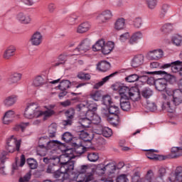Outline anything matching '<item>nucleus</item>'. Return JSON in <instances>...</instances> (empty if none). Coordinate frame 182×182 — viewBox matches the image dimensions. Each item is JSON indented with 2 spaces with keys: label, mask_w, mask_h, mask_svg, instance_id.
I'll return each mask as SVG.
<instances>
[{
  "label": "nucleus",
  "mask_w": 182,
  "mask_h": 182,
  "mask_svg": "<svg viewBox=\"0 0 182 182\" xmlns=\"http://www.w3.org/2000/svg\"><path fill=\"white\" fill-rule=\"evenodd\" d=\"M72 151L71 149H68L65 151V154L61 156L60 159H55L57 163H60L61 164L60 171L64 174H68V177H70V174H73V171L75 170V161H72L73 159H75V155Z\"/></svg>",
  "instance_id": "nucleus-1"
},
{
  "label": "nucleus",
  "mask_w": 182,
  "mask_h": 182,
  "mask_svg": "<svg viewBox=\"0 0 182 182\" xmlns=\"http://www.w3.org/2000/svg\"><path fill=\"white\" fill-rule=\"evenodd\" d=\"M145 74L159 75L160 76H164L163 78L156 79L155 82V87L159 92H164V90L167 87V82H168V83H173L176 80L173 75H171L170 73L163 70L146 72Z\"/></svg>",
  "instance_id": "nucleus-2"
},
{
  "label": "nucleus",
  "mask_w": 182,
  "mask_h": 182,
  "mask_svg": "<svg viewBox=\"0 0 182 182\" xmlns=\"http://www.w3.org/2000/svg\"><path fill=\"white\" fill-rule=\"evenodd\" d=\"M114 90H117L121 96L120 99H131L134 102H137L140 99V91L137 88H130L124 86L123 84L116 82Z\"/></svg>",
  "instance_id": "nucleus-3"
},
{
  "label": "nucleus",
  "mask_w": 182,
  "mask_h": 182,
  "mask_svg": "<svg viewBox=\"0 0 182 182\" xmlns=\"http://www.w3.org/2000/svg\"><path fill=\"white\" fill-rule=\"evenodd\" d=\"M39 114L41 113L38 104L31 102L27 105L24 111V117L26 119H38Z\"/></svg>",
  "instance_id": "nucleus-4"
},
{
  "label": "nucleus",
  "mask_w": 182,
  "mask_h": 182,
  "mask_svg": "<svg viewBox=\"0 0 182 182\" xmlns=\"http://www.w3.org/2000/svg\"><path fill=\"white\" fill-rule=\"evenodd\" d=\"M78 112H82L86 117H89L91 114H94L95 112L97 110V105L96 103H91L87 107L83 104L77 105Z\"/></svg>",
  "instance_id": "nucleus-5"
},
{
  "label": "nucleus",
  "mask_w": 182,
  "mask_h": 182,
  "mask_svg": "<svg viewBox=\"0 0 182 182\" xmlns=\"http://www.w3.org/2000/svg\"><path fill=\"white\" fill-rule=\"evenodd\" d=\"M16 150L19 151V149H21V141H18L15 136L12 135L10 138L6 140V149L9 153H14Z\"/></svg>",
  "instance_id": "nucleus-6"
},
{
  "label": "nucleus",
  "mask_w": 182,
  "mask_h": 182,
  "mask_svg": "<svg viewBox=\"0 0 182 182\" xmlns=\"http://www.w3.org/2000/svg\"><path fill=\"white\" fill-rule=\"evenodd\" d=\"M102 103L105 106H109L108 109L109 114L107 115L108 117V122H112L113 117H110V114H114V106H112V97L109 95H105L102 97Z\"/></svg>",
  "instance_id": "nucleus-7"
},
{
  "label": "nucleus",
  "mask_w": 182,
  "mask_h": 182,
  "mask_svg": "<svg viewBox=\"0 0 182 182\" xmlns=\"http://www.w3.org/2000/svg\"><path fill=\"white\" fill-rule=\"evenodd\" d=\"M49 138L48 136H43L40 138L39 143H46L47 150H52V149H56L58 146H60L62 143L58 140L48 141Z\"/></svg>",
  "instance_id": "nucleus-8"
},
{
  "label": "nucleus",
  "mask_w": 182,
  "mask_h": 182,
  "mask_svg": "<svg viewBox=\"0 0 182 182\" xmlns=\"http://www.w3.org/2000/svg\"><path fill=\"white\" fill-rule=\"evenodd\" d=\"M181 66H182V61L176 60V61H173L171 63H165L162 65L160 69H168V68H171L173 73H177V72H178Z\"/></svg>",
  "instance_id": "nucleus-9"
},
{
  "label": "nucleus",
  "mask_w": 182,
  "mask_h": 182,
  "mask_svg": "<svg viewBox=\"0 0 182 182\" xmlns=\"http://www.w3.org/2000/svg\"><path fill=\"white\" fill-rule=\"evenodd\" d=\"M113 17V14L110 10H105L101 12L97 16L96 19L100 23H106L107 21H110V18Z\"/></svg>",
  "instance_id": "nucleus-10"
},
{
  "label": "nucleus",
  "mask_w": 182,
  "mask_h": 182,
  "mask_svg": "<svg viewBox=\"0 0 182 182\" xmlns=\"http://www.w3.org/2000/svg\"><path fill=\"white\" fill-rule=\"evenodd\" d=\"M91 48L92 41L89 38H85L81 41L75 50H78V52H81V53H83L85 52H87V50H90Z\"/></svg>",
  "instance_id": "nucleus-11"
},
{
  "label": "nucleus",
  "mask_w": 182,
  "mask_h": 182,
  "mask_svg": "<svg viewBox=\"0 0 182 182\" xmlns=\"http://www.w3.org/2000/svg\"><path fill=\"white\" fill-rule=\"evenodd\" d=\"M43 41V37L42 36V33H41V32L36 31L31 36L29 42H31L33 46H39L42 44Z\"/></svg>",
  "instance_id": "nucleus-12"
},
{
  "label": "nucleus",
  "mask_w": 182,
  "mask_h": 182,
  "mask_svg": "<svg viewBox=\"0 0 182 182\" xmlns=\"http://www.w3.org/2000/svg\"><path fill=\"white\" fill-rule=\"evenodd\" d=\"M16 19L20 23H23V25H29V23H32V17H31L29 14H26L22 12L17 14Z\"/></svg>",
  "instance_id": "nucleus-13"
},
{
  "label": "nucleus",
  "mask_w": 182,
  "mask_h": 182,
  "mask_svg": "<svg viewBox=\"0 0 182 182\" xmlns=\"http://www.w3.org/2000/svg\"><path fill=\"white\" fill-rule=\"evenodd\" d=\"M15 53H16V47L14 45L8 46L3 53V58L6 60H9L11 58L15 56Z\"/></svg>",
  "instance_id": "nucleus-14"
},
{
  "label": "nucleus",
  "mask_w": 182,
  "mask_h": 182,
  "mask_svg": "<svg viewBox=\"0 0 182 182\" xmlns=\"http://www.w3.org/2000/svg\"><path fill=\"white\" fill-rule=\"evenodd\" d=\"M161 58H163V50L161 49L149 51L147 54L149 60H159Z\"/></svg>",
  "instance_id": "nucleus-15"
},
{
  "label": "nucleus",
  "mask_w": 182,
  "mask_h": 182,
  "mask_svg": "<svg viewBox=\"0 0 182 182\" xmlns=\"http://www.w3.org/2000/svg\"><path fill=\"white\" fill-rule=\"evenodd\" d=\"M80 139L82 140V143H87L86 146H88V147H90L92 145V139H93V136H90V134L87 133V132L85 130L80 131Z\"/></svg>",
  "instance_id": "nucleus-16"
},
{
  "label": "nucleus",
  "mask_w": 182,
  "mask_h": 182,
  "mask_svg": "<svg viewBox=\"0 0 182 182\" xmlns=\"http://www.w3.org/2000/svg\"><path fill=\"white\" fill-rule=\"evenodd\" d=\"M14 117L15 112L14 110H9L6 112L2 118L4 124H11Z\"/></svg>",
  "instance_id": "nucleus-17"
},
{
  "label": "nucleus",
  "mask_w": 182,
  "mask_h": 182,
  "mask_svg": "<svg viewBox=\"0 0 182 182\" xmlns=\"http://www.w3.org/2000/svg\"><path fill=\"white\" fill-rule=\"evenodd\" d=\"M174 178H168L169 181L171 182H182V166H178L176 168L174 173Z\"/></svg>",
  "instance_id": "nucleus-18"
},
{
  "label": "nucleus",
  "mask_w": 182,
  "mask_h": 182,
  "mask_svg": "<svg viewBox=\"0 0 182 182\" xmlns=\"http://www.w3.org/2000/svg\"><path fill=\"white\" fill-rule=\"evenodd\" d=\"M97 130H98L99 134H102L104 137H110L112 132V129L107 127H104L102 124L98 125Z\"/></svg>",
  "instance_id": "nucleus-19"
},
{
  "label": "nucleus",
  "mask_w": 182,
  "mask_h": 182,
  "mask_svg": "<svg viewBox=\"0 0 182 182\" xmlns=\"http://www.w3.org/2000/svg\"><path fill=\"white\" fill-rule=\"evenodd\" d=\"M21 79H22V74L19 73H14L8 78L7 82L9 85H16Z\"/></svg>",
  "instance_id": "nucleus-20"
},
{
  "label": "nucleus",
  "mask_w": 182,
  "mask_h": 182,
  "mask_svg": "<svg viewBox=\"0 0 182 182\" xmlns=\"http://www.w3.org/2000/svg\"><path fill=\"white\" fill-rule=\"evenodd\" d=\"M16 100H18L16 95H10L4 99L3 103L6 107H11L16 103Z\"/></svg>",
  "instance_id": "nucleus-21"
},
{
  "label": "nucleus",
  "mask_w": 182,
  "mask_h": 182,
  "mask_svg": "<svg viewBox=\"0 0 182 182\" xmlns=\"http://www.w3.org/2000/svg\"><path fill=\"white\" fill-rule=\"evenodd\" d=\"M143 60H144V57L142 55H136L132 60L131 66L132 68H139V66L143 65Z\"/></svg>",
  "instance_id": "nucleus-22"
},
{
  "label": "nucleus",
  "mask_w": 182,
  "mask_h": 182,
  "mask_svg": "<svg viewBox=\"0 0 182 182\" xmlns=\"http://www.w3.org/2000/svg\"><path fill=\"white\" fill-rule=\"evenodd\" d=\"M53 176L54 178H58V180H60V181H65V180H69V174L65 173L64 172L60 171V168H59V170L55 171Z\"/></svg>",
  "instance_id": "nucleus-23"
},
{
  "label": "nucleus",
  "mask_w": 182,
  "mask_h": 182,
  "mask_svg": "<svg viewBox=\"0 0 182 182\" xmlns=\"http://www.w3.org/2000/svg\"><path fill=\"white\" fill-rule=\"evenodd\" d=\"M130 98H120L119 105L120 107L124 112H129V109H131L132 105H130Z\"/></svg>",
  "instance_id": "nucleus-24"
},
{
  "label": "nucleus",
  "mask_w": 182,
  "mask_h": 182,
  "mask_svg": "<svg viewBox=\"0 0 182 182\" xmlns=\"http://www.w3.org/2000/svg\"><path fill=\"white\" fill-rule=\"evenodd\" d=\"M110 69V63L107 61H100L97 64V70H98L99 72H102L105 73V72H107Z\"/></svg>",
  "instance_id": "nucleus-25"
},
{
  "label": "nucleus",
  "mask_w": 182,
  "mask_h": 182,
  "mask_svg": "<svg viewBox=\"0 0 182 182\" xmlns=\"http://www.w3.org/2000/svg\"><path fill=\"white\" fill-rule=\"evenodd\" d=\"M142 38L143 33H141L140 31L134 33L129 40V43L130 45H134V43H137V42Z\"/></svg>",
  "instance_id": "nucleus-26"
},
{
  "label": "nucleus",
  "mask_w": 182,
  "mask_h": 182,
  "mask_svg": "<svg viewBox=\"0 0 182 182\" xmlns=\"http://www.w3.org/2000/svg\"><path fill=\"white\" fill-rule=\"evenodd\" d=\"M91 180H93V175L92 173H90L87 176L79 173L75 178V181L77 182H89L91 181Z\"/></svg>",
  "instance_id": "nucleus-27"
},
{
  "label": "nucleus",
  "mask_w": 182,
  "mask_h": 182,
  "mask_svg": "<svg viewBox=\"0 0 182 182\" xmlns=\"http://www.w3.org/2000/svg\"><path fill=\"white\" fill-rule=\"evenodd\" d=\"M113 48H114V43L113 41H108L104 45V47L101 50L103 55H109V53L113 50Z\"/></svg>",
  "instance_id": "nucleus-28"
},
{
  "label": "nucleus",
  "mask_w": 182,
  "mask_h": 182,
  "mask_svg": "<svg viewBox=\"0 0 182 182\" xmlns=\"http://www.w3.org/2000/svg\"><path fill=\"white\" fill-rule=\"evenodd\" d=\"M124 25H126V20L124 18H118L114 23V29L116 31H122L124 29Z\"/></svg>",
  "instance_id": "nucleus-29"
},
{
  "label": "nucleus",
  "mask_w": 182,
  "mask_h": 182,
  "mask_svg": "<svg viewBox=\"0 0 182 182\" xmlns=\"http://www.w3.org/2000/svg\"><path fill=\"white\" fill-rule=\"evenodd\" d=\"M54 161L55 163H52L50 165L48 166L46 168V173L48 174H53L55 171H58L59 170V163H58V161L54 159Z\"/></svg>",
  "instance_id": "nucleus-30"
},
{
  "label": "nucleus",
  "mask_w": 182,
  "mask_h": 182,
  "mask_svg": "<svg viewBox=\"0 0 182 182\" xmlns=\"http://www.w3.org/2000/svg\"><path fill=\"white\" fill-rule=\"evenodd\" d=\"M33 85L36 87H41L43 86V85H46V80H45L43 76L38 75L35 77V79L33 82Z\"/></svg>",
  "instance_id": "nucleus-31"
},
{
  "label": "nucleus",
  "mask_w": 182,
  "mask_h": 182,
  "mask_svg": "<svg viewBox=\"0 0 182 182\" xmlns=\"http://www.w3.org/2000/svg\"><path fill=\"white\" fill-rule=\"evenodd\" d=\"M39 117L41 116H43V120H48L49 117H52L53 114H55V111L53 109H51L50 108H46V111H41L39 112Z\"/></svg>",
  "instance_id": "nucleus-32"
},
{
  "label": "nucleus",
  "mask_w": 182,
  "mask_h": 182,
  "mask_svg": "<svg viewBox=\"0 0 182 182\" xmlns=\"http://www.w3.org/2000/svg\"><path fill=\"white\" fill-rule=\"evenodd\" d=\"M90 29V23L88 22H84L78 26L77 28V33H85Z\"/></svg>",
  "instance_id": "nucleus-33"
},
{
  "label": "nucleus",
  "mask_w": 182,
  "mask_h": 182,
  "mask_svg": "<svg viewBox=\"0 0 182 182\" xmlns=\"http://www.w3.org/2000/svg\"><path fill=\"white\" fill-rule=\"evenodd\" d=\"M114 77V73H112L109 75H107L105 77L102 78L101 81L94 85V89H99L100 87H102V86H103L106 83V82H108L109 80H110V79H112V77Z\"/></svg>",
  "instance_id": "nucleus-34"
},
{
  "label": "nucleus",
  "mask_w": 182,
  "mask_h": 182,
  "mask_svg": "<svg viewBox=\"0 0 182 182\" xmlns=\"http://www.w3.org/2000/svg\"><path fill=\"white\" fill-rule=\"evenodd\" d=\"M73 146H74L75 153H76V154H80V155L83 154V153L86 151V147L85 146V144L82 142L81 145L74 143Z\"/></svg>",
  "instance_id": "nucleus-35"
},
{
  "label": "nucleus",
  "mask_w": 182,
  "mask_h": 182,
  "mask_svg": "<svg viewBox=\"0 0 182 182\" xmlns=\"http://www.w3.org/2000/svg\"><path fill=\"white\" fill-rule=\"evenodd\" d=\"M58 130V125L56 124L53 123L48 127V137L50 139H53V137L56 136V132Z\"/></svg>",
  "instance_id": "nucleus-36"
},
{
  "label": "nucleus",
  "mask_w": 182,
  "mask_h": 182,
  "mask_svg": "<svg viewBox=\"0 0 182 182\" xmlns=\"http://www.w3.org/2000/svg\"><path fill=\"white\" fill-rule=\"evenodd\" d=\"M143 76H139L137 74H132L125 77L126 82L129 83H134V82H137L139 79H142Z\"/></svg>",
  "instance_id": "nucleus-37"
},
{
  "label": "nucleus",
  "mask_w": 182,
  "mask_h": 182,
  "mask_svg": "<svg viewBox=\"0 0 182 182\" xmlns=\"http://www.w3.org/2000/svg\"><path fill=\"white\" fill-rule=\"evenodd\" d=\"M141 95L144 99H150L153 96V90L145 87L141 90Z\"/></svg>",
  "instance_id": "nucleus-38"
},
{
  "label": "nucleus",
  "mask_w": 182,
  "mask_h": 182,
  "mask_svg": "<svg viewBox=\"0 0 182 182\" xmlns=\"http://www.w3.org/2000/svg\"><path fill=\"white\" fill-rule=\"evenodd\" d=\"M105 45V40L100 39L97 41L95 45L92 46V49L95 51L102 50Z\"/></svg>",
  "instance_id": "nucleus-39"
},
{
  "label": "nucleus",
  "mask_w": 182,
  "mask_h": 182,
  "mask_svg": "<svg viewBox=\"0 0 182 182\" xmlns=\"http://www.w3.org/2000/svg\"><path fill=\"white\" fill-rule=\"evenodd\" d=\"M70 81H69L68 80H64L60 82L58 85V89H60V90H68V89L70 87Z\"/></svg>",
  "instance_id": "nucleus-40"
},
{
  "label": "nucleus",
  "mask_w": 182,
  "mask_h": 182,
  "mask_svg": "<svg viewBox=\"0 0 182 182\" xmlns=\"http://www.w3.org/2000/svg\"><path fill=\"white\" fill-rule=\"evenodd\" d=\"M90 97L95 102H99L100 97H102V92L99 90L92 91L90 94Z\"/></svg>",
  "instance_id": "nucleus-41"
},
{
  "label": "nucleus",
  "mask_w": 182,
  "mask_h": 182,
  "mask_svg": "<svg viewBox=\"0 0 182 182\" xmlns=\"http://www.w3.org/2000/svg\"><path fill=\"white\" fill-rule=\"evenodd\" d=\"M79 123L84 129H88V127H90V123H92V121L90 117L82 118L80 119Z\"/></svg>",
  "instance_id": "nucleus-42"
},
{
  "label": "nucleus",
  "mask_w": 182,
  "mask_h": 182,
  "mask_svg": "<svg viewBox=\"0 0 182 182\" xmlns=\"http://www.w3.org/2000/svg\"><path fill=\"white\" fill-rule=\"evenodd\" d=\"M46 153H48V148L44 144L39 145L37 147V154L38 156H46Z\"/></svg>",
  "instance_id": "nucleus-43"
},
{
  "label": "nucleus",
  "mask_w": 182,
  "mask_h": 182,
  "mask_svg": "<svg viewBox=\"0 0 182 182\" xmlns=\"http://www.w3.org/2000/svg\"><path fill=\"white\" fill-rule=\"evenodd\" d=\"M114 119L117 123H114V127H117L120 126V117H119V114L120 113V109L117 106H114Z\"/></svg>",
  "instance_id": "nucleus-44"
},
{
  "label": "nucleus",
  "mask_w": 182,
  "mask_h": 182,
  "mask_svg": "<svg viewBox=\"0 0 182 182\" xmlns=\"http://www.w3.org/2000/svg\"><path fill=\"white\" fill-rule=\"evenodd\" d=\"M87 117H89L94 124H100L102 122L100 117L96 114H92Z\"/></svg>",
  "instance_id": "nucleus-45"
},
{
  "label": "nucleus",
  "mask_w": 182,
  "mask_h": 182,
  "mask_svg": "<svg viewBox=\"0 0 182 182\" xmlns=\"http://www.w3.org/2000/svg\"><path fill=\"white\" fill-rule=\"evenodd\" d=\"M169 8L170 6L168 4H164L162 6L161 13L159 14V18H161V19H164V18H166V14L168 12Z\"/></svg>",
  "instance_id": "nucleus-46"
},
{
  "label": "nucleus",
  "mask_w": 182,
  "mask_h": 182,
  "mask_svg": "<svg viewBox=\"0 0 182 182\" xmlns=\"http://www.w3.org/2000/svg\"><path fill=\"white\" fill-rule=\"evenodd\" d=\"M104 168L107 171V174L110 176V174H113L114 173V163L107 164Z\"/></svg>",
  "instance_id": "nucleus-47"
},
{
  "label": "nucleus",
  "mask_w": 182,
  "mask_h": 182,
  "mask_svg": "<svg viewBox=\"0 0 182 182\" xmlns=\"http://www.w3.org/2000/svg\"><path fill=\"white\" fill-rule=\"evenodd\" d=\"M87 159L89 161L95 163L99 160V154L96 152H91L87 154Z\"/></svg>",
  "instance_id": "nucleus-48"
},
{
  "label": "nucleus",
  "mask_w": 182,
  "mask_h": 182,
  "mask_svg": "<svg viewBox=\"0 0 182 182\" xmlns=\"http://www.w3.org/2000/svg\"><path fill=\"white\" fill-rule=\"evenodd\" d=\"M67 60V56L65 54H61L58 56V62L53 64V66L56 68V66H60V65H63L65 62Z\"/></svg>",
  "instance_id": "nucleus-49"
},
{
  "label": "nucleus",
  "mask_w": 182,
  "mask_h": 182,
  "mask_svg": "<svg viewBox=\"0 0 182 182\" xmlns=\"http://www.w3.org/2000/svg\"><path fill=\"white\" fill-rule=\"evenodd\" d=\"M161 32L163 33H170L171 31H173V24L171 23H166L164 24L161 28Z\"/></svg>",
  "instance_id": "nucleus-50"
},
{
  "label": "nucleus",
  "mask_w": 182,
  "mask_h": 182,
  "mask_svg": "<svg viewBox=\"0 0 182 182\" xmlns=\"http://www.w3.org/2000/svg\"><path fill=\"white\" fill-rule=\"evenodd\" d=\"M27 164H28V167L31 170H35V168H38V162L36 161V160L32 158L27 159Z\"/></svg>",
  "instance_id": "nucleus-51"
},
{
  "label": "nucleus",
  "mask_w": 182,
  "mask_h": 182,
  "mask_svg": "<svg viewBox=\"0 0 182 182\" xmlns=\"http://www.w3.org/2000/svg\"><path fill=\"white\" fill-rule=\"evenodd\" d=\"M73 139V136L70 132H65L62 135L61 139L65 143H69V141H72Z\"/></svg>",
  "instance_id": "nucleus-52"
},
{
  "label": "nucleus",
  "mask_w": 182,
  "mask_h": 182,
  "mask_svg": "<svg viewBox=\"0 0 182 182\" xmlns=\"http://www.w3.org/2000/svg\"><path fill=\"white\" fill-rule=\"evenodd\" d=\"M146 75V72H144L142 77H144V79H146L147 85H150V86L154 85V86H156V80L154 79V77H149Z\"/></svg>",
  "instance_id": "nucleus-53"
},
{
  "label": "nucleus",
  "mask_w": 182,
  "mask_h": 182,
  "mask_svg": "<svg viewBox=\"0 0 182 182\" xmlns=\"http://www.w3.org/2000/svg\"><path fill=\"white\" fill-rule=\"evenodd\" d=\"M146 4L149 9H154L157 6V0H146Z\"/></svg>",
  "instance_id": "nucleus-54"
},
{
  "label": "nucleus",
  "mask_w": 182,
  "mask_h": 182,
  "mask_svg": "<svg viewBox=\"0 0 182 182\" xmlns=\"http://www.w3.org/2000/svg\"><path fill=\"white\" fill-rule=\"evenodd\" d=\"M75 109L70 108L65 112V116L67 119L73 120V119H75Z\"/></svg>",
  "instance_id": "nucleus-55"
},
{
  "label": "nucleus",
  "mask_w": 182,
  "mask_h": 182,
  "mask_svg": "<svg viewBox=\"0 0 182 182\" xmlns=\"http://www.w3.org/2000/svg\"><path fill=\"white\" fill-rule=\"evenodd\" d=\"M30 125L31 124H29V122H21L14 127V130H19L21 129V130L23 132V130Z\"/></svg>",
  "instance_id": "nucleus-56"
},
{
  "label": "nucleus",
  "mask_w": 182,
  "mask_h": 182,
  "mask_svg": "<svg viewBox=\"0 0 182 182\" xmlns=\"http://www.w3.org/2000/svg\"><path fill=\"white\" fill-rule=\"evenodd\" d=\"M92 168L90 167L89 165H82L80 166V168L78 171L79 174H85V173H87L90 171Z\"/></svg>",
  "instance_id": "nucleus-57"
},
{
  "label": "nucleus",
  "mask_w": 182,
  "mask_h": 182,
  "mask_svg": "<svg viewBox=\"0 0 182 182\" xmlns=\"http://www.w3.org/2000/svg\"><path fill=\"white\" fill-rule=\"evenodd\" d=\"M172 42L174 43V45H176V46H180L181 45L182 42V38L180 36H174L172 37Z\"/></svg>",
  "instance_id": "nucleus-58"
},
{
  "label": "nucleus",
  "mask_w": 182,
  "mask_h": 182,
  "mask_svg": "<svg viewBox=\"0 0 182 182\" xmlns=\"http://www.w3.org/2000/svg\"><path fill=\"white\" fill-rule=\"evenodd\" d=\"M146 107L148 110H150V112H155V110H157V105H156V103L154 102L147 101Z\"/></svg>",
  "instance_id": "nucleus-59"
},
{
  "label": "nucleus",
  "mask_w": 182,
  "mask_h": 182,
  "mask_svg": "<svg viewBox=\"0 0 182 182\" xmlns=\"http://www.w3.org/2000/svg\"><path fill=\"white\" fill-rule=\"evenodd\" d=\"M142 23H143V20H141V18L140 17H136L134 20V26L137 29H139V28H141Z\"/></svg>",
  "instance_id": "nucleus-60"
},
{
  "label": "nucleus",
  "mask_w": 182,
  "mask_h": 182,
  "mask_svg": "<svg viewBox=\"0 0 182 182\" xmlns=\"http://www.w3.org/2000/svg\"><path fill=\"white\" fill-rule=\"evenodd\" d=\"M129 181V178H127V175L121 174L118 176L116 178V182H127Z\"/></svg>",
  "instance_id": "nucleus-61"
},
{
  "label": "nucleus",
  "mask_w": 182,
  "mask_h": 182,
  "mask_svg": "<svg viewBox=\"0 0 182 182\" xmlns=\"http://www.w3.org/2000/svg\"><path fill=\"white\" fill-rule=\"evenodd\" d=\"M32 174L28 172L23 177L19 178V182H28L31 180Z\"/></svg>",
  "instance_id": "nucleus-62"
},
{
  "label": "nucleus",
  "mask_w": 182,
  "mask_h": 182,
  "mask_svg": "<svg viewBox=\"0 0 182 182\" xmlns=\"http://www.w3.org/2000/svg\"><path fill=\"white\" fill-rule=\"evenodd\" d=\"M172 103L174 105V106H180V105L182 103V98L173 97Z\"/></svg>",
  "instance_id": "nucleus-63"
},
{
  "label": "nucleus",
  "mask_w": 182,
  "mask_h": 182,
  "mask_svg": "<svg viewBox=\"0 0 182 182\" xmlns=\"http://www.w3.org/2000/svg\"><path fill=\"white\" fill-rule=\"evenodd\" d=\"M173 97H179L182 99V90L180 89L174 90L173 91Z\"/></svg>",
  "instance_id": "nucleus-64"
}]
</instances>
